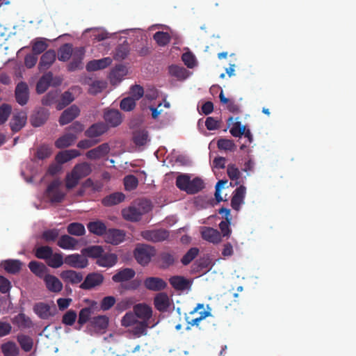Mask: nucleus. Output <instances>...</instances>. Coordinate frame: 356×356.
<instances>
[{
    "mask_svg": "<svg viewBox=\"0 0 356 356\" xmlns=\"http://www.w3.org/2000/svg\"><path fill=\"white\" fill-rule=\"evenodd\" d=\"M65 264L74 268H85L88 266V260L82 254L78 253L67 255L64 258Z\"/></svg>",
    "mask_w": 356,
    "mask_h": 356,
    "instance_id": "obj_8",
    "label": "nucleus"
},
{
    "mask_svg": "<svg viewBox=\"0 0 356 356\" xmlns=\"http://www.w3.org/2000/svg\"><path fill=\"white\" fill-rule=\"evenodd\" d=\"M124 237V232L118 229H109L104 236L106 242L113 245H118L123 242Z\"/></svg>",
    "mask_w": 356,
    "mask_h": 356,
    "instance_id": "obj_14",
    "label": "nucleus"
},
{
    "mask_svg": "<svg viewBox=\"0 0 356 356\" xmlns=\"http://www.w3.org/2000/svg\"><path fill=\"white\" fill-rule=\"evenodd\" d=\"M43 280L47 289L50 292L59 293L62 291L63 287V283L55 275L47 274Z\"/></svg>",
    "mask_w": 356,
    "mask_h": 356,
    "instance_id": "obj_17",
    "label": "nucleus"
},
{
    "mask_svg": "<svg viewBox=\"0 0 356 356\" xmlns=\"http://www.w3.org/2000/svg\"><path fill=\"white\" fill-rule=\"evenodd\" d=\"M147 327L148 324L146 321L136 322L134 324L132 332L135 336L139 337L146 334Z\"/></svg>",
    "mask_w": 356,
    "mask_h": 356,
    "instance_id": "obj_60",
    "label": "nucleus"
},
{
    "mask_svg": "<svg viewBox=\"0 0 356 356\" xmlns=\"http://www.w3.org/2000/svg\"><path fill=\"white\" fill-rule=\"evenodd\" d=\"M218 148L223 150L234 151L236 145L232 140L220 138L217 143Z\"/></svg>",
    "mask_w": 356,
    "mask_h": 356,
    "instance_id": "obj_63",
    "label": "nucleus"
},
{
    "mask_svg": "<svg viewBox=\"0 0 356 356\" xmlns=\"http://www.w3.org/2000/svg\"><path fill=\"white\" fill-rule=\"evenodd\" d=\"M104 119L107 127H116L122 122V115L117 109L106 110L104 113Z\"/></svg>",
    "mask_w": 356,
    "mask_h": 356,
    "instance_id": "obj_9",
    "label": "nucleus"
},
{
    "mask_svg": "<svg viewBox=\"0 0 356 356\" xmlns=\"http://www.w3.org/2000/svg\"><path fill=\"white\" fill-rule=\"evenodd\" d=\"M169 73L179 79H185L188 76V71L184 67L179 65L170 66Z\"/></svg>",
    "mask_w": 356,
    "mask_h": 356,
    "instance_id": "obj_44",
    "label": "nucleus"
},
{
    "mask_svg": "<svg viewBox=\"0 0 356 356\" xmlns=\"http://www.w3.org/2000/svg\"><path fill=\"white\" fill-rule=\"evenodd\" d=\"M152 210L151 202L147 199L140 200L136 204L122 211L123 218L131 222H138L142 216Z\"/></svg>",
    "mask_w": 356,
    "mask_h": 356,
    "instance_id": "obj_1",
    "label": "nucleus"
},
{
    "mask_svg": "<svg viewBox=\"0 0 356 356\" xmlns=\"http://www.w3.org/2000/svg\"><path fill=\"white\" fill-rule=\"evenodd\" d=\"M77 244V239L67 234L61 236L57 241V245L64 250H74Z\"/></svg>",
    "mask_w": 356,
    "mask_h": 356,
    "instance_id": "obj_30",
    "label": "nucleus"
},
{
    "mask_svg": "<svg viewBox=\"0 0 356 356\" xmlns=\"http://www.w3.org/2000/svg\"><path fill=\"white\" fill-rule=\"evenodd\" d=\"M49 112L44 109H40L35 111L31 117V122L33 127H40L48 119Z\"/></svg>",
    "mask_w": 356,
    "mask_h": 356,
    "instance_id": "obj_31",
    "label": "nucleus"
},
{
    "mask_svg": "<svg viewBox=\"0 0 356 356\" xmlns=\"http://www.w3.org/2000/svg\"><path fill=\"white\" fill-rule=\"evenodd\" d=\"M201 235L204 240L213 244L219 243L222 239L221 234L217 229L209 227H203Z\"/></svg>",
    "mask_w": 356,
    "mask_h": 356,
    "instance_id": "obj_15",
    "label": "nucleus"
},
{
    "mask_svg": "<svg viewBox=\"0 0 356 356\" xmlns=\"http://www.w3.org/2000/svg\"><path fill=\"white\" fill-rule=\"evenodd\" d=\"M81 254L84 257H89L96 259L98 260L102 253H104V249L100 245H90L81 250Z\"/></svg>",
    "mask_w": 356,
    "mask_h": 356,
    "instance_id": "obj_32",
    "label": "nucleus"
},
{
    "mask_svg": "<svg viewBox=\"0 0 356 356\" xmlns=\"http://www.w3.org/2000/svg\"><path fill=\"white\" fill-rule=\"evenodd\" d=\"M73 54L72 44L66 43L62 45L58 50V60L65 62L70 58Z\"/></svg>",
    "mask_w": 356,
    "mask_h": 356,
    "instance_id": "obj_42",
    "label": "nucleus"
},
{
    "mask_svg": "<svg viewBox=\"0 0 356 356\" xmlns=\"http://www.w3.org/2000/svg\"><path fill=\"white\" fill-rule=\"evenodd\" d=\"M47 265L53 268H58L65 264L62 253H53L46 261Z\"/></svg>",
    "mask_w": 356,
    "mask_h": 356,
    "instance_id": "obj_45",
    "label": "nucleus"
},
{
    "mask_svg": "<svg viewBox=\"0 0 356 356\" xmlns=\"http://www.w3.org/2000/svg\"><path fill=\"white\" fill-rule=\"evenodd\" d=\"M51 83L53 85L57 86L58 83V78H55L54 80L53 74L49 72L44 74L38 81L36 85L37 92L39 94L44 92Z\"/></svg>",
    "mask_w": 356,
    "mask_h": 356,
    "instance_id": "obj_11",
    "label": "nucleus"
},
{
    "mask_svg": "<svg viewBox=\"0 0 356 356\" xmlns=\"http://www.w3.org/2000/svg\"><path fill=\"white\" fill-rule=\"evenodd\" d=\"M245 193L246 188L244 186H240L235 189L231 200V206L234 210L239 211L241 205L244 203Z\"/></svg>",
    "mask_w": 356,
    "mask_h": 356,
    "instance_id": "obj_19",
    "label": "nucleus"
},
{
    "mask_svg": "<svg viewBox=\"0 0 356 356\" xmlns=\"http://www.w3.org/2000/svg\"><path fill=\"white\" fill-rule=\"evenodd\" d=\"M154 40L156 42L158 45L165 47L170 43L171 37L167 32L157 31L153 35Z\"/></svg>",
    "mask_w": 356,
    "mask_h": 356,
    "instance_id": "obj_49",
    "label": "nucleus"
},
{
    "mask_svg": "<svg viewBox=\"0 0 356 356\" xmlns=\"http://www.w3.org/2000/svg\"><path fill=\"white\" fill-rule=\"evenodd\" d=\"M136 102L134 98L125 97L120 102V108L124 111H131L136 107Z\"/></svg>",
    "mask_w": 356,
    "mask_h": 356,
    "instance_id": "obj_62",
    "label": "nucleus"
},
{
    "mask_svg": "<svg viewBox=\"0 0 356 356\" xmlns=\"http://www.w3.org/2000/svg\"><path fill=\"white\" fill-rule=\"evenodd\" d=\"M60 277L66 284H76L83 280V274L74 270H65L60 273Z\"/></svg>",
    "mask_w": 356,
    "mask_h": 356,
    "instance_id": "obj_16",
    "label": "nucleus"
},
{
    "mask_svg": "<svg viewBox=\"0 0 356 356\" xmlns=\"http://www.w3.org/2000/svg\"><path fill=\"white\" fill-rule=\"evenodd\" d=\"M136 273L134 270L129 268H125L119 270L112 277V280L114 282H123L129 281L134 277Z\"/></svg>",
    "mask_w": 356,
    "mask_h": 356,
    "instance_id": "obj_27",
    "label": "nucleus"
},
{
    "mask_svg": "<svg viewBox=\"0 0 356 356\" xmlns=\"http://www.w3.org/2000/svg\"><path fill=\"white\" fill-rule=\"evenodd\" d=\"M124 185L127 191H131L137 188L138 180L134 175H129L124 177Z\"/></svg>",
    "mask_w": 356,
    "mask_h": 356,
    "instance_id": "obj_56",
    "label": "nucleus"
},
{
    "mask_svg": "<svg viewBox=\"0 0 356 356\" xmlns=\"http://www.w3.org/2000/svg\"><path fill=\"white\" fill-rule=\"evenodd\" d=\"M56 58V51L53 49H49L45 51L41 56L38 68L40 71H44L49 69L54 63Z\"/></svg>",
    "mask_w": 356,
    "mask_h": 356,
    "instance_id": "obj_18",
    "label": "nucleus"
},
{
    "mask_svg": "<svg viewBox=\"0 0 356 356\" xmlns=\"http://www.w3.org/2000/svg\"><path fill=\"white\" fill-rule=\"evenodd\" d=\"M108 131V127L104 122H97L92 124L84 133L89 138L99 137Z\"/></svg>",
    "mask_w": 356,
    "mask_h": 356,
    "instance_id": "obj_20",
    "label": "nucleus"
},
{
    "mask_svg": "<svg viewBox=\"0 0 356 356\" xmlns=\"http://www.w3.org/2000/svg\"><path fill=\"white\" fill-rule=\"evenodd\" d=\"M59 229L54 228L45 230L42 234V238L47 243L54 242L59 236Z\"/></svg>",
    "mask_w": 356,
    "mask_h": 356,
    "instance_id": "obj_51",
    "label": "nucleus"
},
{
    "mask_svg": "<svg viewBox=\"0 0 356 356\" xmlns=\"http://www.w3.org/2000/svg\"><path fill=\"white\" fill-rule=\"evenodd\" d=\"M112 63V59L109 57L103 58L98 60H92L86 65V70L88 72L102 70L109 66Z\"/></svg>",
    "mask_w": 356,
    "mask_h": 356,
    "instance_id": "obj_23",
    "label": "nucleus"
},
{
    "mask_svg": "<svg viewBox=\"0 0 356 356\" xmlns=\"http://www.w3.org/2000/svg\"><path fill=\"white\" fill-rule=\"evenodd\" d=\"M10 127L13 132H17L22 128V118L20 113L13 116L10 122Z\"/></svg>",
    "mask_w": 356,
    "mask_h": 356,
    "instance_id": "obj_59",
    "label": "nucleus"
},
{
    "mask_svg": "<svg viewBox=\"0 0 356 356\" xmlns=\"http://www.w3.org/2000/svg\"><path fill=\"white\" fill-rule=\"evenodd\" d=\"M148 137L147 131L138 130L134 132L132 140L136 146H143L149 140Z\"/></svg>",
    "mask_w": 356,
    "mask_h": 356,
    "instance_id": "obj_37",
    "label": "nucleus"
},
{
    "mask_svg": "<svg viewBox=\"0 0 356 356\" xmlns=\"http://www.w3.org/2000/svg\"><path fill=\"white\" fill-rule=\"evenodd\" d=\"M83 54L84 51L83 49H76L74 51L72 60L68 65V70L70 71H74L79 67Z\"/></svg>",
    "mask_w": 356,
    "mask_h": 356,
    "instance_id": "obj_36",
    "label": "nucleus"
},
{
    "mask_svg": "<svg viewBox=\"0 0 356 356\" xmlns=\"http://www.w3.org/2000/svg\"><path fill=\"white\" fill-rule=\"evenodd\" d=\"M118 256L115 253L104 252L96 261V264L101 267L111 268L118 262Z\"/></svg>",
    "mask_w": 356,
    "mask_h": 356,
    "instance_id": "obj_21",
    "label": "nucleus"
},
{
    "mask_svg": "<svg viewBox=\"0 0 356 356\" xmlns=\"http://www.w3.org/2000/svg\"><path fill=\"white\" fill-rule=\"evenodd\" d=\"M125 195L120 192L113 193L103 198L102 202L105 207L116 205L124 200Z\"/></svg>",
    "mask_w": 356,
    "mask_h": 356,
    "instance_id": "obj_33",
    "label": "nucleus"
},
{
    "mask_svg": "<svg viewBox=\"0 0 356 356\" xmlns=\"http://www.w3.org/2000/svg\"><path fill=\"white\" fill-rule=\"evenodd\" d=\"M33 311L40 318L47 320L55 316L57 309L54 304L50 305L47 303L40 302L35 304Z\"/></svg>",
    "mask_w": 356,
    "mask_h": 356,
    "instance_id": "obj_5",
    "label": "nucleus"
},
{
    "mask_svg": "<svg viewBox=\"0 0 356 356\" xmlns=\"http://www.w3.org/2000/svg\"><path fill=\"white\" fill-rule=\"evenodd\" d=\"M198 253V248H191L181 259V263L185 266L189 264L197 256Z\"/></svg>",
    "mask_w": 356,
    "mask_h": 356,
    "instance_id": "obj_58",
    "label": "nucleus"
},
{
    "mask_svg": "<svg viewBox=\"0 0 356 356\" xmlns=\"http://www.w3.org/2000/svg\"><path fill=\"white\" fill-rule=\"evenodd\" d=\"M219 98L222 104H227V108L229 111L233 113H238L240 112L239 106L235 104L234 101L225 97L222 90H221L219 95Z\"/></svg>",
    "mask_w": 356,
    "mask_h": 356,
    "instance_id": "obj_47",
    "label": "nucleus"
},
{
    "mask_svg": "<svg viewBox=\"0 0 356 356\" xmlns=\"http://www.w3.org/2000/svg\"><path fill=\"white\" fill-rule=\"evenodd\" d=\"M76 139L77 136L74 134H69L67 132L55 141V146L58 149L68 147L73 145Z\"/></svg>",
    "mask_w": 356,
    "mask_h": 356,
    "instance_id": "obj_28",
    "label": "nucleus"
},
{
    "mask_svg": "<svg viewBox=\"0 0 356 356\" xmlns=\"http://www.w3.org/2000/svg\"><path fill=\"white\" fill-rule=\"evenodd\" d=\"M12 111V107L8 104H3L0 106V125L3 124L8 120Z\"/></svg>",
    "mask_w": 356,
    "mask_h": 356,
    "instance_id": "obj_61",
    "label": "nucleus"
},
{
    "mask_svg": "<svg viewBox=\"0 0 356 356\" xmlns=\"http://www.w3.org/2000/svg\"><path fill=\"white\" fill-rule=\"evenodd\" d=\"M89 88L88 93L92 95H96L100 93L107 86V83L104 81L95 80L92 81L90 83H88Z\"/></svg>",
    "mask_w": 356,
    "mask_h": 356,
    "instance_id": "obj_39",
    "label": "nucleus"
},
{
    "mask_svg": "<svg viewBox=\"0 0 356 356\" xmlns=\"http://www.w3.org/2000/svg\"><path fill=\"white\" fill-rule=\"evenodd\" d=\"M110 150L109 145L107 143H104L88 151L86 155L89 159L96 160L106 156L109 153Z\"/></svg>",
    "mask_w": 356,
    "mask_h": 356,
    "instance_id": "obj_12",
    "label": "nucleus"
},
{
    "mask_svg": "<svg viewBox=\"0 0 356 356\" xmlns=\"http://www.w3.org/2000/svg\"><path fill=\"white\" fill-rule=\"evenodd\" d=\"M59 91L58 90H50L42 99V104L44 106L57 105L59 101Z\"/></svg>",
    "mask_w": 356,
    "mask_h": 356,
    "instance_id": "obj_38",
    "label": "nucleus"
},
{
    "mask_svg": "<svg viewBox=\"0 0 356 356\" xmlns=\"http://www.w3.org/2000/svg\"><path fill=\"white\" fill-rule=\"evenodd\" d=\"M62 185L63 182L59 179H55L48 185L46 195L51 203H60L64 200L66 193L63 191Z\"/></svg>",
    "mask_w": 356,
    "mask_h": 356,
    "instance_id": "obj_3",
    "label": "nucleus"
},
{
    "mask_svg": "<svg viewBox=\"0 0 356 356\" xmlns=\"http://www.w3.org/2000/svg\"><path fill=\"white\" fill-rule=\"evenodd\" d=\"M29 268L31 271L39 277H44L47 271V267L42 263L32 261L29 264Z\"/></svg>",
    "mask_w": 356,
    "mask_h": 356,
    "instance_id": "obj_40",
    "label": "nucleus"
},
{
    "mask_svg": "<svg viewBox=\"0 0 356 356\" xmlns=\"http://www.w3.org/2000/svg\"><path fill=\"white\" fill-rule=\"evenodd\" d=\"M1 350L4 356H17L19 349L15 343L8 341L1 345Z\"/></svg>",
    "mask_w": 356,
    "mask_h": 356,
    "instance_id": "obj_48",
    "label": "nucleus"
},
{
    "mask_svg": "<svg viewBox=\"0 0 356 356\" xmlns=\"http://www.w3.org/2000/svg\"><path fill=\"white\" fill-rule=\"evenodd\" d=\"M109 319L105 315H99L91 318L90 325L97 332H104L108 325Z\"/></svg>",
    "mask_w": 356,
    "mask_h": 356,
    "instance_id": "obj_22",
    "label": "nucleus"
},
{
    "mask_svg": "<svg viewBox=\"0 0 356 356\" xmlns=\"http://www.w3.org/2000/svg\"><path fill=\"white\" fill-rule=\"evenodd\" d=\"M144 286L149 291H159L167 287V283L162 278L149 277L144 280Z\"/></svg>",
    "mask_w": 356,
    "mask_h": 356,
    "instance_id": "obj_13",
    "label": "nucleus"
},
{
    "mask_svg": "<svg viewBox=\"0 0 356 356\" xmlns=\"http://www.w3.org/2000/svg\"><path fill=\"white\" fill-rule=\"evenodd\" d=\"M80 179L87 177L91 172V166L89 163L83 162L74 165L72 170Z\"/></svg>",
    "mask_w": 356,
    "mask_h": 356,
    "instance_id": "obj_35",
    "label": "nucleus"
},
{
    "mask_svg": "<svg viewBox=\"0 0 356 356\" xmlns=\"http://www.w3.org/2000/svg\"><path fill=\"white\" fill-rule=\"evenodd\" d=\"M47 47L48 44L46 42V39L40 38L39 40L33 42L32 45V51L33 54L38 56V54H40L41 53L44 51Z\"/></svg>",
    "mask_w": 356,
    "mask_h": 356,
    "instance_id": "obj_54",
    "label": "nucleus"
},
{
    "mask_svg": "<svg viewBox=\"0 0 356 356\" xmlns=\"http://www.w3.org/2000/svg\"><path fill=\"white\" fill-rule=\"evenodd\" d=\"M134 312L136 317L143 320V321H147L152 317V310L150 307L145 304H137L134 307Z\"/></svg>",
    "mask_w": 356,
    "mask_h": 356,
    "instance_id": "obj_25",
    "label": "nucleus"
},
{
    "mask_svg": "<svg viewBox=\"0 0 356 356\" xmlns=\"http://www.w3.org/2000/svg\"><path fill=\"white\" fill-rule=\"evenodd\" d=\"M140 235L146 241L157 243L166 240L169 237V232L164 229H159L143 231Z\"/></svg>",
    "mask_w": 356,
    "mask_h": 356,
    "instance_id": "obj_6",
    "label": "nucleus"
},
{
    "mask_svg": "<svg viewBox=\"0 0 356 356\" xmlns=\"http://www.w3.org/2000/svg\"><path fill=\"white\" fill-rule=\"evenodd\" d=\"M176 186L181 191L188 194H196L202 191L204 186V182L200 177H195L191 179L188 174H180L176 178Z\"/></svg>",
    "mask_w": 356,
    "mask_h": 356,
    "instance_id": "obj_2",
    "label": "nucleus"
},
{
    "mask_svg": "<svg viewBox=\"0 0 356 356\" xmlns=\"http://www.w3.org/2000/svg\"><path fill=\"white\" fill-rule=\"evenodd\" d=\"M211 313L210 311H202L199 312V316L189 320L188 316H186V321H187L188 326L186 327V330H191V326H199V324L201 321L206 318L207 317L211 316Z\"/></svg>",
    "mask_w": 356,
    "mask_h": 356,
    "instance_id": "obj_41",
    "label": "nucleus"
},
{
    "mask_svg": "<svg viewBox=\"0 0 356 356\" xmlns=\"http://www.w3.org/2000/svg\"><path fill=\"white\" fill-rule=\"evenodd\" d=\"M74 99V96L70 92H65L60 96V99L58 101V104H57L56 105V109L62 110L65 106L69 105L71 102H72Z\"/></svg>",
    "mask_w": 356,
    "mask_h": 356,
    "instance_id": "obj_50",
    "label": "nucleus"
},
{
    "mask_svg": "<svg viewBox=\"0 0 356 356\" xmlns=\"http://www.w3.org/2000/svg\"><path fill=\"white\" fill-rule=\"evenodd\" d=\"M81 179L72 170L65 177V186L67 189H72L79 184Z\"/></svg>",
    "mask_w": 356,
    "mask_h": 356,
    "instance_id": "obj_57",
    "label": "nucleus"
},
{
    "mask_svg": "<svg viewBox=\"0 0 356 356\" xmlns=\"http://www.w3.org/2000/svg\"><path fill=\"white\" fill-rule=\"evenodd\" d=\"M21 262L19 260H6L2 266L5 270L9 273L15 274L21 269Z\"/></svg>",
    "mask_w": 356,
    "mask_h": 356,
    "instance_id": "obj_46",
    "label": "nucleus"
},
{
    "mask_svg": "<svg viewBox=\"0 0 356 356\" xmlns=\"http://www.w3.org/2000/svg\"><path fill=\"white\" fill-rule=\"evenodd\" d=\"M154 305L158 311L161 312H166L170 305V299L167 293L163 292L158 293L154 297Z\"/></svg>",
    "mask_w": 356,
    "mask_h": 356,
    "instance_id": "obj_24",
    "label": "nucleus"
},
{
    "mask_svg": "<svg viewBox=\"0 0 356 356\" xmlns=\"http://www.w3.org/2000/svg\"><path fill=\"white\" fill-rule=\"evenodd\" d=\"M162 268H166L172 266L175 262V257L172 253L168 252H161L159 255Z\"/></svg>",
    "mask_w": 356,
    "mask_h": 356,
    "instance_id": "obj_53",
    "label": "nucleus"
},
{
    "mask_svg": "<svg viewBox=\"0 0 356 356\" xmlns=\"http://www.w3.org/2000/svg\"><path fill=\"white\" fill-rule=\"evenodd\" d=\"M155 254V250L146 244H138L134 251V256L138 264L147 265Z\"/></svg>",
    "mask_w": 356,
    "mask_h": 356,
    "instance_id": "obj_4",
    "label": "nucleus"
},
{
    "mask_svg": "<svg viewBox=\"0 0 356 356\" xmlns=\"http://www.w3.org/2000/svg\"><path fill=\"white\" fill-rule=\"evenodd\" d=\"M53 250L49 246H40L35 250V254L36 257L41 259H44L46 261L50 256H51Z\"/></svg>",
    "mask_w": 356,
    "mask_h": 356,
    "instance_id": "obj_52",
    "label": "nucleus"
},
{
    "mask_svg": "<svg viewBox=\"0 0 356 356\" xmlns=\"http://www.w3.org/2000/svg\"><path fill=\"white\" fill-rule=\"evenodd\" d=\"M169 282L172 286L177 291H184L188 289L191 286V283L188 280L179 275L171 277Z\"/></svg>",
    "mask_w": 356,
    "mask_h": 356,
    "instance_id": "obj_29",
    "label": "nucleus"
},
{
    "mask_svg": "<svg viewBox=\"0 0 356 356\" xmlns=\"http://www.w3.org/2000/svg\"><path fill=\"white\" fill-rule=\"evenodd\" d=\"M67 232L74 236H81L86 233L84 225L80 222H72L67 227Z\"/></svg>",
    "mask_w": 356,
    "mask_h": 356,
    "instance_id": "obj_43",
    "label": "nucleus"
},
{
    "mask_svg": "<svg viewBox=\"0 0 356 356\" xmlns=\"http://www.w3.org/2000/svg\"><path fill=\"white\" fill-rule=\"evenodd\" d=\"M80 114L79 108L74 104L65 109L59 118V123L63 126L72 122Z\"/></svg>",
    "mask_w": 356,
    "mask_h": 356,
    "instance_id": "obj_10",
    "label": "nucleus"
},
{
    "mask_svg": "<svg viewBox=\"0 0 356 356\" xmlns=\"http://www.w3.org/2000/svg\"><path fill=\"white\" fill-rule=\"evenodd\" d=\"M92 314V308L84 307L81 309L79 314L78 323L82 326L88 321H90V316Z\"/></svg>",
    "mask_w": 356,
    "mask_h": 356,
    "instance_id": "obj_55",
    "label": "nucleus"
},
{
    "mask_svg": "<svg viewBox=\"0 0 356 356\" xmlns=\"http://www.w3.org/2000/svg\"><path fill=\"white\" fill-rule=\"evenodd\" d=\"M104 280V277L99 273H88L83 282L80 284V288L84 290H90L100 286Z\"/></svg>",
    "mask_w": 356,
    "mask_h": 356,
    "instance_id": "obj_7",
    "label": "nucleus"
},
{
    "mask_svg": "<svg viewBox=\"0 0 356 356\" xmlns=\"http://www.w3.org/2000/svg\"><path fill=\"white\" fill-rule=\"evenodd\" d=\"M80 155L79 151L72 149L59 152L55 158L57 163L63 164L72 160V159L76 158Z\"/></svg>",
    "mask_w": 356,
    "mask_h": 356,
    "instance_id": "obj_26",
    "label": "nucleus"
},
{
    "mask_svg": "<svg viewBox=\"0 0 356 356\" xmlns=\"http://www.w3.org/2000/svg\"><path fill=\"white\" fill-rule=\"evenodd\" d=\"M77 317L76 312L74 310H68L62 318V323L66 325H72Z\"/></svg>",
    "mask_w": 356,
    "mask_h": 356,
    "instance_id": "obj_64",
    "label": "nucleus"
},
{
    "mask_svg": "<svg viewBox=\"0 0 356 356\" xmlns=\"http://www.w3.org/2000/svg\"><path fill=\"white\" fill-rule=\"evenodd\" d=\"M87 228L90 233L97 236H105L107 231L106 225L100 220L88 222Z\"/></svg>",
    "mask_w": 356,
    "mask_h": 356,
    "instance_id": "obj_34",
    "label": "nucleus"
}]
</instances>
